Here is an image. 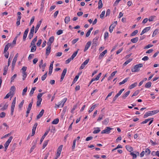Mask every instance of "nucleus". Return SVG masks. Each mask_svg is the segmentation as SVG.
<instances>
[{
    "instance_id": "f257e3e1",
    "label": "nucleus",
    "mask_w": 159,
    "mask_h": 159,
    "mask_svg": "<svg viewBox=\"0 0 159 159\" xmlns=\"http://www.w3.org/2000/svg\"><path fill=\"white\" fill-rule=\"evenodd\" d=\"M143 66V64L142 63L137 64L132 68L131 71L132 72H138L140 70L139 68Z\"/></svg>"
},
{
    "instance_id": "f03ea898",
    "label": "nucleus",
    "mask_w": 159,
    "mask_h": 159,
    "mask_svg": "<svg viewBox=\"0 0 159 159\" xmlns=\"http://www.w3.org/2000/svg\"><path fill=\"white\" fill-rule=\"evenodd\" d=\"M159 112V110L149 111L146 112L144 115L143 117L145 118L149 116H152Z\"/></svg>"
},
{
    "instance_id": "7ed1b4c3",
    "label": "nucleus",
    "mask_w": 159,
    "mask_h": 159,
    "mask_svg": "<svg viewBox=\"0 0 159 159\" xmlns=\"http://www.w3.org/2000/svg\"><path fill=\"white\" fill-rule=\"evenodd\" d=\"M16 97H15L12 102L11 106V116H12L13 114V112L14 111V110L15 107L16 102Z\"/></svg>"
},
{
    "instance_id": "20e7f679",
    "label": "nucleus",
    "mask_w": 159,
    "mask_h": 159,
    "mask_svg": "<svg viewBox=\"0 0 159 159\" xmlns=\"http://www.w3.org/2000/svg\"><path fill=\"white\" fill-rule=\"evenodd\" d=\"M112 129V128H111L109 127H106V129L103 130L101 131V133L102 134H109L110 132V130Z\"/></svg>"
},
{
    "instance_id": "39448f33",
    "label": "nucleus",
    "mask_w": 159,
    "mask_h": 159,
    "mask_svg": "<svg viewBox=\"0 0 159 159\" xmlns=\"http://www.w3.org/2000/svg\"><path fill=\"white\" fill-rule=\"evenodd\" d=\"M63 145H61L57 149V152L56 154V158H58L60 156L62 150Z\"/></svg>"
},
{
    "instance_id": "423d86ee",
    "label": "nucleus",
    "mask_w": 159,
    "mask_h": 159,
    "mask_svg": "<svg viewBox=\"0 0 159 159\" xmlns=\"http://www.w3.org/2000/svg\"><path fill=\"white\" fill-rule=\"evenodd\" d=\"M66 72H67V68H65L64 69V70L61 74L60 81V82H62V80H63Z\"/></svg>"
},
{
    "instance_id": "0eeeda50",
    "label": "nucleus",
    "mask_w": 159,
    "mask_h": 159,
    "mask_svg": "<svg viewBox=\"0 0 159 159\" xmlns=\"http://www.w3.org/2000/svg\"><path fill=\"white\" fill-rule=\"evenodd\" d=\"M89 59H86L81 65L80 67V70L83 69L85 67V66H86L89 62Z\"/></svg>"
},
{
    "instance_id": "6e6552de",
    "label": "nucleus",
    "mask_w": 159,
    "mask_h": 159,
    "mask_svg": "<svg viewBox=\"0 0 159 159\" xmlns=\"http://www.w3.org/2000/svg\"><path fill=\"white\" fill-rule=\"evenodd\" d=\"M38 123H35V124L34 125L33 127V129H32V133L31 134V136H32L34 135L35 134V131L37 127V126L38 125Z\"/></svg>"
},
{
    "instance_id": "1a4fd4ad",
    "label": "nucleus",
    "mask_w": 159,
    "mask_h": 159,
    "mask_svg": "<svg viewBox=\"0 0 159 159\" xmlns=\"http://www.w3.org/2000/svg\"><path fill=\"white\" fill-rule=\"evenodd\" d=\"M102 75L101 73H100L98 75L96 76V77L95 78H93L91 81L90 82L89 84H90L92 83L95 80H98L99 79V78Z\"/></svg>"
},
{
    "instance_id": "9d476101",
    "label": "nucleus",
    "mask_w": 159,
    "mask_h": 159,
    "mask_svg": "<svg viewBox=\"0 0 159 159\" xmlns=\"http://www.w3.org/2000/svg\"><path fill=\"white\" fill-rule=\"evenodd\" d=\"M54 62V61H52L50 65V66L49 67V71L48 72V75H51L52 71V69H53V64Z\"/></svg>"
},
{
    "instance_id": "9b49d317",
    "label": "nucleus",
    "mask_w": 159,
    "mask_h": 159,
    "mask_svg": "<svg viewBox=\"0 0 159 159\" xmlns=\"http://www.w3.org/2000/svg\"><path fill=\"white\" fill-rule=\"evenodd\" d=\"M54 40V37L53 36H52L49 38L48 41L47 42V44L48 45L51 46L52 43L53 42Z\"/></svg>"
},
{
    "instance_id": "f8f14e48",
    "label": "nucleus",
    "mask_w": 159,
    "mask_h": 159,
    "mask_svg": "<svg viewBox=\"0 0 159 159\" xmlns=\"http://www.w3.org/2000/svg\"><path fill=\"white\" fill-rule=\"evenodd\" d=\"M29 31V28H27L25 31L24 32L23 40L25 41L26 40V38L27 36V35Z\"/></svg>"
},
{
    "instance_id": "ddd939ff",
    "label": "nucleus",
    "mask_w": 159,
    "mask_h": 159,
    "mask_svg": "<svg viewBox=\"0 0 159 159\" xmlns=\"http://www.w3.org/2000/svg\"><path fill=\"white\" fill-rule=\"evenodd\" d=\"M150 29H151L150 26L146 27L142 30L141 33L140 34V35H142L143 34H144L146 32H148V31H149L150 30Z\"/></svg>"
},
{
    "instance_id": "4468645a",
    "label": "nucleus",
    "mask_w": 159,
    "mask_h": 159,
    "mask_svg": "<svg viewBox=\"0 0 159 159\" xmlns=\"http://www.w3.org/2000/svg\"><path fill=\"white\" fill-rule=\"evenodd\" d=\"M91 44V41H88L86 44L84 49V52L86 51L89 48Z\"/></svg>"
},
{
    "instance_id": "2eb2a0df",
    "label": "nucleus",
    "mask_w": 159,
    "mask_h": 159,
    "mask_svg": "<svg viewBox=\"0 0 159 159\" xmlns=\"http://www.w3.org/2000/svg\"><path fill=\"white\" fill-rule=\"evenodd\" d=\"M98 37H96L95 38H94L93 40V43H92V48H93V46L96 47L97 46V41L98 40Z\"/></svg>"
},
{
    "instance_id": "dca6fc26",
    "label": "nucleus",
    "mask_w": 159,
    "mask_h": 159,
    "mask_svg": "<svg viewBox=\"0 0 159 159\" xmlns=\"http://www.w3.org/2000/svg\"><path fill=\"white\" fill-rule=\"evenodd\" d=\"M49 132V130H47L45 133L44 134V135L42 136L40 140V144H41L43 141L44 138H45L46 136L47 135Z\"/></svg>"
},
{
    "instance_id": "f3484780",
    "label": "nucleus",
    "mask_w": 159,
    "mask_h": 159,
    "mask_svg": "<svg viewBox=\"0 0 159 159\" xmlns=\"http://www.w3.org/2000/svg\"><path fill=\"white\" fill-rule=\"evenodd\" d=\"M12 136H10L9 139H8L7 141H6L4 144V146H9V143L11 142L12 139H13Z\"/></svg>"
},
{
    "instance_id": "a211bd4d",
    "label": "nucleus",
    "mask_w": 159,
    "mask_h": 159,
    "mask_svg": "<svg viewBox=\"0 0 159 159\" xmlns=\"http://www.w3.org/2000/svg\"><path fill=\"white\" fill-rule=\"evenodd\" d=\"M44 111L43 109H42L39 114L37 116V119H39L41 118L43 115Z\"/></svg>"
},
{
    "instance_id": "6ab92c4d",
    "label": "nucleus",
    "mask_w": 159,
    "mask_h": 159,
    "mask_svg": "<svg viewBox=\"0 0 159 159\" xmlns=\"http://www.w3.org/2000/svg\"><path fill=\"white\" fill-rule=\"evenodd\" d=\"M41 23H42V20H41L39 21V22L36 25V26L35 27V29L34 32L35 33H36V32H37L39 27L40 26V25L41 24Z\"/></svg>"
},
{
    "instance_id": "aec40b11",
    "label": "nucleus",
    "mask_w": 159,
    "mask_h": 159,
    "mask_svg": "<svg viewBox=\"0 0 159 159\" xmlns=\"http://www.w3.org/2000/svg\"><path fill=\"white\" fill-rule=\"evenodd\" d=\"M107 52V50H105L102 52L98 57L99 59H101L104 56L105 54Z\"/></svg>"
},
{
    "instance_id": "412c9836",
    "label": "nucleus",
    "mask_w": 159,
    "mask_h": 159,
    "mask_svg": "<svg viewBox=\"0 0 159 159\" xmlns=\"http://www.w3.org/2000/svg\"><path fill=\"white\" fill-rule=\"evenodd\" d=\"M51 46L48 45L46 49V54L47 56H48L50 54L51 52Z\"/></svg>"
},
{
    "instance_id": "4be33fe9",
    "label": "nucleus",
    "mask_w": 159,
    "mask_h": 159,
    "mask_svg": "<svg viewBox=\"0 0 159 159\" xmlns=\"http://www.w3.org/2000/svg\"><path fill=\"white\" fill-rule=\"evenodd\" d=\"M98 105V104H95L93 105L91 107V108L89 110V113H90L92 111H93V110L95 108V107H96Z\"/></svg>"
},
{
    "instance_id": "5701e85b",
    "label": "nucleus",
    "mask_w": 159,
    "mask_h": 159,
    "mask_svg": "<svg viewBox=\"0 0 159 159\" xmlns=\"http://www.w3.org/2000/svg\"><path fill=\"white\" fill-rule=\"evenodd\" d=\"M21 18V16H18L17 19V22H16V24L17 26H18L20 24V20Z\"/></svg>"
},
{
    "instance_id": "b1692460",
    "label": "nucleus",
    "mask_w": 159,
    "mask_h": 159,
    "mask_svg": "<svg viewBox=\"0 0 159 159\" xmlns=\"http://www.w3.org/2000/svg\"><path fill=\"white\" fill-rule=\"evenodd\" d=\"M37 36H36L32 41L31 42V44H30V47L32 45H35V43L37 41Z\"/></svg>"
},
{
    "instance_id": "393cba45",
    "label": "nucleus",
    "mask_w": 159,
    "mask_h": 159,
    "mask_svg": "<svg viewBox=\"0 0 159 159\" xmlns=\"http://www.w3.org/2000/svg\"><path fill=\"white\" fill-rule=\"evenodd\" d=\"M130 93V91H128L126 92L125 94L122 96V98L123 99H125L129 94Z\"/></svg>"
},
{
    "instance_id": "a878e982",
    "label": "nucleus",
    "mask_w": 159,
    "mask_h": 159,
    "mask_svg": "<svg viewBox=\"0 0 159 159\" xmlns=\"http://www.w3.org/2000/svg\"><path fill=\"white\" fill-rule=\"evenodd\" d=\"M125 148L127 150L130 152L133 151V148L129 145H126Z\"/></svg>"
},
{
    "instance_id": "bb28decb",
    "label": "nucleus",
    "mask_w": 159,
    "mask_h": 159,
    "mask_svg": "<svg viewBox=\"0 0 159 159\" xmlns=\"http://www.w3.org/2000/svg\"><path fill=\"white\" fill-rule=\"evenodd\" d=\"M139 39L138 37H136L132 39L131 40V42L134 43H135L137 42Z\"/></svg>"
},
{
    "instance_id": "cd10ccee",
    "label": "nucleus",
    "mask_w": 159,
    "mask_h": 159,
    "mask_svg": "<svg viewBox=\"0 0 159 159\" xmlns=\"http://www.w3.org/2000/svg\"><path fill=\"white\" fill-rule=\"evenodd\" d=\"M8 105L7 102H6L3 107L1 109V110L2 111H4L6 110L7 109Z\"/></svg>"
},
{
    "instance_id": "c85d7f7f",
    "label": "nucleus",
    "mask_w": 159,
    "mask_h": 159,
    "mask_svg": "<svg viewBox=\"0 0 159 159\" xmlns=\"http://www.w3.org/2000/svg\"><path fill=\"white\" fill-rule=\"evenodd\" d=\"M152 83L149 81L145 85V87L147 88H149L151 87Z\"/></svg>"
},
{
    "instance_id": "c756f323",
    "label": "nucleus",
    "mask_w": 159,
    "mask_h": 159,
    "mask_svg": "<svg viewBox=\"0 0 159 159\" xmlns=\"http://www.w3.org/2000/svg\"><path fill=\"white\" fill-rule=\"evenodd\" d=\"M35 89H36L35 87L32 88L30 91V96H32V95L34 93V91L35 90Z\"/></svg>"
},
{
    "instance_id": "7c9ffc66",
    "label": "nucleus",
    "mask_w": 159,
    "mask_h": 159,
    "mask_svg": "<svg viewBox=\"0 0 159 159\" xmlns=\"http://www.w3.org/2000/svg\"><path fill=\"white\" fill-rule=\"evenodd\" d=\"M103 6V4L102 2V0H99L98 2V8L99 9H101Z\"/></svg>"
},
{
    "instance_id": "2f4dec72",
    "label": "nucleus",
    "mask_w": 159,
    "mask_h": 159,
    "mask_svg": "<svg viewBox=\"0 0 159 159\" xmlns=\"http://www.w3.org/2000/svg\"><path fill=\"white\" fill-rule=\"evenodd\" d=\"M137 84V82H135L134 83L132 84L129 87V89H131L134 88L135 87Z\"/></svg>"
},
{
    "instance_id": "473e14b6",
    "label": "nucleus",
    "mask_w": 159,
    "mask_h": 159,
    "mask_svg": "<svg viewBox=\"0 0 159 159\" xmlns=\"http://www.w3.org/2000/svg\"><path fill=\"white\" fill-rule=\"evenodd\" d=\"M109 121V119L108 118H106L104 120L102 121V124L103 125H107Z\"/></svg>"
},
{
    "instance_id": "72a5a7b5",
    "label": "nucleus",
    "mask_w": 159,
    "mask_h": 159,
    "mask_svg": "<svg viewBox=\"0 0 159 159\" xmlns=\"http://www.w3.org/2000/svg\"><path fill=\"white\" fill-rule=\"evenodd\" d=\"M38 101L37 102V106L38 107H39L41 105V102L42 101V98H39L37 99Z\"/></svg>"
},
{
    "instance_id": "f704fd0d",
    "label": "nucleus",
    "mask_w": 159,
    "mask_h": 159,
    "mask_svg": "<svg viewBox=\"0 0 159 159\" xmlns=\"http://www.w3.org/2000/svg\"><path fill=\"white\" fill-rule=\"evenodd\" d=\"M70 20V17L69 16H66L65 18V22L66 24H68Z\"/></svg>"
},
{
    "instance_id": "c9c22d12",
    "label": "nucleus",
    "mask_w": 159,
    "mask_h": 159,
    "mask_svg": "<svg viewBox=\"0 0 159 159\" xmlns=\"http://www.w3.org/2000/svg\"><path fill=\"white\" fill-rule=\"evenodd\" d=\"M129 79V77L126 78L125 79H124L121 82H120L119 83V84L120 85H122L125 83H126Z\"/></svg>"
},
{
    "instance_id": "e433bc0d",
    "label": "nucleus",
    "mask_w": 159,
    "mask_h": 159,
    "mask_svg": "<svg viewBox=\"0 0 159 159\" xmlns=\"http://www.w3.org/2000/svg\"><path fill=\"white\" fill-rule=\"evenodd\" d=\"M59 120L58 118H56L54 119L52 122V124H53L56 125L58 123Z\"/></svg>"
},
{
    "instance_id": "4c0bfd02",
    "label": "nucleus",
    "mask_w": 159,
    "mask_h": 159,
    "mask_svg": "<svg viewBox=\"0 0 159 159\" xmlns=\"http://www.w3.org/2000/svg\"><path fill=\"white\" fill-rule=\"evenodd\" d=\"M18 56V53H17L15 56L12 62L16 63V62L17 61V58Z\"/></svg>"
},
{
    "instance_id": "58836bf2",
    "label": "nucleus",
    "mask_w": 159,
    "mask_h": 159,
    "mask_svg": "<svg viewBox=\"0 0 159 159\" xmlns=\"http://www.w3.org/2000/svg\"><path fill=\"white\" fill-rule=\"evenodd\" d=\"M132 59H129L127 60L123 64V66H125L129 63L131 61H132Z\"/></svg>"
},
{
    "instance_id": "ea45409f",
    "label": "nucleus",
    "mask_w": 159,
    "mask_h": 159,
    "mask_svg": "<svg viewBox=\"0 0 159 159\" xmlns=\"http://www.w3.org/2000/svg\"><path fill=\"white\" fill-rule=\"evenodd\" d=\"M139 90H136L134 92L133 94L132 95L131 97H132L134 96H137L139 93Z\"/></svg>"
},
{
    "instance_id": "a19ab883",
    "label": "nucleus",
    "mask_w": 159,
    "mask_h": 159,
    "mask_svg": "<svg viewBox=\"0 0 159 159\" xmlns=\"http://www.w3.org/2000/svg\"><path fill=\"white\" fill-rule=\"evenodd\" d=\"M33 103V99H32L31 102L29 103L28 105L27 109H31Z\"/></svg>"
},
{
    "instance_id": "79ce46f5",
    "label": "nucleus",
    "mask_w": 159,
    "mask_h": 159,
    "mask_svg": "<svg viewBox=\"0 0 159 159\" xmlns=\"http://www.w3.org/2000/svg\"><path fill=\"white\" fill-rule=\"evenodd\" d=\"M24 100H23L20 103L19 105V108L20 109V110L21 108L23 107V105L24 104Z\"/></svg>"
},
{
    "instance_id": "37998d69",
    "label": "nucleus",
    "mask_w": 159,
    "mask_h": 159,
    "mask_svg": "<svg viewBox=\"0 0 159 159\" xmlns=\"http://www.w3.org/2000/svg\"><path fill=\"white\" fill-rule=\"evenodd\" d=\"M158 29H156L153 32V34L152 35V37H154L158 33Z\"/></svg>"
},
{
    "instance_id": "c03bdc74",
    "label": "nucleus",
    "mask_w": 159,
    "mask_h": 159,
    "mask_svg": "<svg viewBox=\"0 0 159 159\" xmlns=\"http://www.w3.org/2000/svg\"><path fill=\"white\" fill-rule=\"evenodd\" d=\"M33 46L31 49V52H34L36 50V45H32Z\"/></svg>"
},
{
    "instance_id": "a18cd8bd",
    "label": "nucleus",
    "mask_w": 159,
    "mask_h": 159,
    "mask_svg": "<svg viewBox=\"0 0 159 159\" xmlns=\"http://www.w3.org/2000/svg\"><path fill=\"white\" fill-rule=\"evenodd\" d=\"M48 141H49V140H47L45 141L44 142V143H43V149L47 145V144H48Z\"/></svg>"
},
{
    "instance_id": "49530a36",
    "label": "nucleus",
    "mask_w": 159,
    "mask_h": 159,
    "mask_svg": "<svg viewBox=\"0 0 159 159\" xmlns=\"http://www.w3.org/2000/svg\"><path fill=\"white\" fill-rule=\"evenodd\" d=\"M47 72L45 74H44L42 76L41 80L42 81L44 80L46 78L47 76Z\"/></svg>"
},
{
    "instance_id": "de8ad7c7",
    "label": "nucleus",
    "mask_w": 159,
    "mask_h": 159,
    "mask_svg": "<svg viewBox=\"0 0 159 159\" xmlns=\"http://www.w3.org/2000/svg\"><path fill=\"white\" fill-rule=\"evenodd\" d=\"M130 154L133 156V159H135L137 157L136 154L134 153V152H131Z\"/></svg>"
},
{
    "instance_id": "09e8293b",
    "label": "nucleus",
    "mask_w": 159,
    "mask_h": 159,
    "mask_svg": "<svg viewBox=\"0 0 159 159\" xmlns=\"http://www.w3.org/2000/svg\"><path fill=\"white\" fill-rule=\"evenodd\" d=\"M138 31L137 30H136L133 31L131 34V36H135L138 33Z\"/></svg>"
},
{
    "instance_id": "8fccbe9b",
    "label": "nucleus",
    "mask_w": 159,
    "mask_h": 159,
    "mask_svg": "<svg viewBox=\"0 0 159 159\" xmlns=\"http://www.w3.org/2000/svg\"><path fill=\"white\" fill-rule=\"evenodd\" d=\"M23 74V80H24L27 76V74L26 72H22Z\"/></svg>"
},
{
    "instance_id": "3c124183",
    "label": "nucleus",
    "mask_w": 159,
    "mask_h": 159,
    "mask_svg": "<svg viewBox=\"0 0 159 159\" xmlns=\"http://www.w3.org/2000/svg\"><path fill=\"white\" fill-rule=\"evenodd\" d=\"M34 32L30 31V32L29 34V36H28L29 39H31L33 37V36L34 35Z\"/></svg>"
},
{
    "instance_id": "603ef678",
    "label": "nucleus",
    "mask_w": 159,
    "mask_h": 159,
    "mask_svg": "<svg viewBox=\"0 0 159 159\" xmlns=\"http://www.w3.org/2000/svg\"><path fill=\"white\" fill-rule=\"evenodd\" d=\"M151 119H146L144 121H142L141 124H144L147 123L148 121H150Z\"/></svg>"
},
{
    "instance_id": "864d4df0",
    "label": "nucleus",
    "mask_w": 159,
    "mask_h": 159,
    "mask_svg": "<svg viewBox=\"0 0 159 159\" xmlns=\"http://www.w3.org/2000/svg\"><path fill=\"white\" fill-rule=\"evenodd\" d=\"M27 90V87H26L23 90L22 93V95L24 96L25 93L26 92Z\"/></svg>"
},
{
    "instance_id": "5fc2aeb1",
    "label": "nucleus",
    "mask_w": 159,
    "mask_h": 159,
    "mask_svg": "<svg viewBox=\"0 0 159 159\" xmlns=\"http://www.w3.org/2000/svg\"><path fill=\"white\" fill-rule=\"evenodd\" d=\"M5 116L6 113L4 112H2L0 113V117L1 118H3L5 117Z\"/></svg>"
},
{
    "instance_id": "6e6d98bb",
    "label": "nucleus",
    "mask_w": 159,
    "mask_h": 159,
    "mask_svg": "<svg viewBox=\"0 0 159 159\" xmlns=\"http://www.w3.org/2000/svg\"><path fill=\"white\" fill-rule=\"evenodd\" d=\"M76 141V140H74L73 141V144L72 147V149H74L75 148Z\"/></svg>"
},
{
    "instance_id": "4d7b16f0",
    "label": "nucleus",
    "mask_w": 159,
    "mask_h": 159,
    "mask_svg": "<svg viewBox=\"0 0 159 159\" xmlns=\"http://www.w3.org/2000/svg\"><path fill=\"white\" fill-rule=\"evenodd\" d=\"M125 89H121L118 92V93H117L116 95L119 96L122 93V92Z\"/></svg>"
},
{
    "instance_id": "13d9d810",
    "label": "nucleus",
    "mask_w": 159,
    "mask_h": 159,
    "mask_svg": "<svg viewBox=\"0 0 159 159\" xmlns=\"http://www.w3.org/2000/svg\"><path fill=\"white\" fill-rule=\"evenodd\" d=\"M104 116V115L102 114L101 115H100L99 116L97 119L98 121H100L102 119L103 117Z\"/></svg>"
},
{
    "instance_id": "bf43d9fd",
    "label": "nucleus",
    "mask_w": 159,
    "mask_h": 159,
    "mask_svg": "<svg viewBox=\"0 0 159 159\" xmlns=\"http://www.w3.org/2000/svg\"><path fill=\"white\" fill-rule=\"evenodd\" d=\"M105 14V11H103L102 12L100 15V17L101 19H103Z\"/></svg>"
},
{
    "instance_id": "052dcab7",
    "label": "nucleus",
    "mask_w": 159,
    "mask_h": 159,
    "mask_svg": "<svg viewBox=\"0 0 159 159\" xmlns=\"http://www.w3.org/2000/svg\"><path fill=\"white\" fill-rule=\"evenodd\" d=\"M64 105V104H63L62 103H61H61L59 102L58 103V105L56 104V105L57 106V107H62Z\"/></svg>"
},
{
    "instance_id": "680f3d73",
    "label": "nucleus",
    "mask_w": 159,
    "mask_h": 159,
    "mask_svg": "<svg viewBox=\"0 0 159 159\" xmlns=\"http://www.w3.org/2000/svg\"><path fill=\"white\" fill-rule=\"evenodd\" d=\"M34 54H30L29 55L28 59L29 60H31L32 58L34 57Z\"/></svg>"
},
{
    "instance_id": "e2e57ef3",
    "label": "nucleus",
    "mask_w": 159,
    "mask_h": 159,
    "mask_svg": "<svg viewBox=\"0 0 159 159\" xmlns=\"http://www.w3.org/2000/svg\"><path fill=\"white\" fill-rule=\"evenodd\" d=\"M79 40V38H77L75 39H74L72 41V44H75L77 41H78Z\"/></svg>"
},
{
    "instance_id": "0e129e2a",
    "label": "nucleus",
    "mask_w": 159,
    "mask_h": 159,
    "mask_svg": "<svg viewBox=\"0 0 159 159\" xmlns=\"http://www.w3.org/2000/svg\"><path fill=\"white\" fill-rule=\"evenodd\" d=\"M17 76V75L16 74H14L11 77V82H12L14 79H15Z\"/></svg>"
},
{
    "instance_id": "69168bd1",
    "label": "nucleus",
    "mask_w": 159,
    "mask_h": 159,
    "mask_svg": "<svg viewBox=\"0 0 159 159\" xmlns=\"http://www.w3.org/2000/svg\"><path fill=\"white\" fill-rule=\"evenodd\" d=\"M79 50V49H78L77 50V51H75V52H74L73 54H72V56H73L75 57L77 55L78 53V51Z\"/></svg>"
},
{
    "instance_id": "338daca9",
    "label": "nucleus",
    "mask_w": 159,
    "mask_h": 159,
    "mask_svg": "<svg viewBox=\"0 0 159 159\" xmlns=\"http://www.w3.org/2000/svg\"><path fill=\"white\" fill-rule=\"evenodd\" d=\"M36 147V145L34 144L33 145L32 147L31 148L30 150V153H31L33 151V150Z\"/></svg>"
},
{
    "instance_id": "774afa93",
    "label": "nucleus",
    "mask_w": 159,
    "mask_h": 159,
    "mask_svg": "<svg viewBox=\"0 0 159 159\" xmlns=\"http://www.w3.org/2000/svg\"><path fill=\"white\" fill-rule=\"evenodd\" d=\"M7 94H9V95L10 96H11V98L13 96V95L14 94V93L13 92H11V91H10Z\"/></svg>"
}]
</instances>
